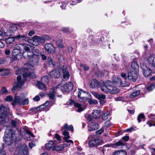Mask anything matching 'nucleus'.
<instances>
[{
    "instance_id": "17",
    "label": "nucleus",
    "mask_w": 155,
    "mask_h": 155,
    "mask_svg": "<svg viewBox=\"0 0 155 155\" xmlns=\"http://www.w3.org/2000/svg\"><path fill=\"white\" fill-rule=\"evenodd\" d=\"M62 71L63 74V78L65 80H68L70 77L69 72L67 70V67L63 66L62 68Z\"/></svg>"
},
{
    "instance_id": "12",
    "label": "nucleus",
    "mask_w": 155,
    "mask_h": 155,
    "mask_svg": "<svg viewBox=\"0 0 155 155\" xmlns=\"http://www.w3.org/2000/svg\"><path fill=\"white\" fill-rule=\"evenodd\" d=\"M28 148L26 145L23 144L20 146L18 155H28Z\"/></svg>"
},
{
    "instance_id": "5",
    "label": "nucleus",
    "mask_w": 155,
    "mask_h": 155,
    "mask_svg": "<svg viewBox=\"0 0 155 155\" xmlns=\"http://www.w3.org/2000/svg\"><path fill=\"white\" fill-rule=\"evenodd\" d=\"M40 58V57L39 56H34L31 59V61L30 62L26 64V66H28V67H26V69L34 70V66L39 65Z\"/></svg>"
},
{
    "instance_id": "24",
    "label": "nucleus",
    "mask_w": 155,
    "mask_h": 155,
    "mask_svg": "<svg viewBox=\"0 0 155 155\" xmlns=\"http://www.w3.org/2000/svg\"><path fill=\"white\" fill-rule=\"evenodd\" d=\"M93 117L95 119H97L101 116V111L99 110H94L92 112Z\"/></svg>"
},
{
    "instance_id": "25",
    "label": "nucleus",
    "mask_w": 155,
    "mask_h": 155,
    "mask_svg": "<svg viewBox=\"0 0 155 155\" xmlns=\"http://www.w3.org/2000/svg\"><path fill=\"white\" fill-rule=\"evenodd\" d=\"M34 37L35 36L32 38V39H28V42L34 45L38 46L39 45V42L37 40H36L35 38H34Z\"/></svg>"
},
{
    "instance_id": "3",
    "label": "nucleus",
    "mask_w": 155,
    "mask_h": 155,
    "mask_svg": "<svg viewBox=\"0 0 155 155\" xmlns=\"http://www.w3.org/2000/svg\"><path fill=\"white\" fill-rule=\"evenodd\" d=\"M113 82L107 81L103 83V85H101V89L102 91L106 93L116 94L119 92L120 90L119 89L115 87H113Z\"/></svg>"
},
{
    "instance_id": "58",
    "label": "nucleus",
    "mask_w": 155,
    "mask_h": 155,
    "mask_svg": "<svg viewBox=\"0 0 155 155\" xmlns=\"http://www.w3.org/2000/svg\"><path fill=\"white\" fill-rule=\"evenodd\" d=\"M26 133L28 134L31 135V137H34L33 134L29 130H26Z\"/></svg>"
},
{
    "instance_id": "60",
    "label": "nucleus",
    "mask_w": 155,
    "mask_h": 155,
    "mask_svg": "<svg viewBox=\"0 0 155 155\" xmlns=\"http://www.w3.org/2000/svg\"><path fill=\"white\" fill-rule=\"evenodd\" d=\"M58 141H60L61 140V138L60 136L58 134H56L54 137Z\"/></svg>"
},
{
    "instance_id": "44",
    "label": "nucleus",
    "mask_w": 155,
    "mask_h": 155,
    "mask_svg": "<svg viewBox=\"0 0 155 155\" xmlns=\"http://www.w3.org/2000/svg\"><path fill=\"white\" fill-rule=\"evenodd\" d=\"M88 102L90 104H96L98 103L97 101L95 100H89L88 101Z\"/></svg>"
},
{
    "instance_id": "57",
    "label": "nucleus",
    "mask_w": 155,
    "mask_h": 155,
    "mask_svg": "<svg viewBox=\"0 0 155 155\" xmlns=\"http://www.w3.org/2000/svg\"><path fill=\"white\" fill-rule=\"evenodd\" d=\"M45 41L49 40H50V38L48 35H46L43 36Z\"/></svg>"
},
{
    "instance_id": "62",
    "label": "nucleus",
    "mask_w": 155,
    "mask_h": 155,
    "mask_svg": "<svg viewBox=\"0 0 155 155\" xmlns=\"http://www.w3.org/2000/svg\"><path fill=\"white\" fill-rule=\"evenodd\" d=\"M121 77L123 78L124 79H126L127 78V75L125 73H122L121 74Z\"/></svg>"
},
{
    "instance_id": "34",
    "label": "nucleus",
    "mask_w": 155,
    "mask_h": 155,
    "mask_svg": "<svg viewBox=\"0 0 155 155\" xmlns=\"http://www.w3.org/2000/svg\"><path fill=\"white\" fill-rule=\"evenodd\" d=\"M32 52L33 53V57L37 56L40 57V55H41V52L37 49H34Z\"/></svg>"
},
{
    "instance_id": "35",
    "label": "nucleus",
    "mask_w": 155,
    "mask_h": 155,
    "mask_svg": "<svg viewBox=\"0 0 155 155\" xmlns=\"http://www.w3.org/2000/svg\"><path fill=\"white\" fill-rule=\"evenodd\" d=\"M140 93V90H137L133 92L130 95V97L131 98L134 97L138 95Z\"/></svg>"
},
{
    "instance_id": "21",
    "label": "nucleus",
    "mask_w": 155,
    "mask_h": 155,
    "mask_svg": "<svg viewBox=\"0 0 155 155\" xmlns=\"http://www.w3.org/2000/svg\"><path fill=\"white\" fill-rule=\"evenodd\" d=\"M70 103L71 104H74V106L75 107L78 108V109H77V111L78 112H81L84 110V109L81 104L78 103H75L73 100H71L70 101Z\"/></svg>"
},
{
    "instance_id": "59",
    "label": "nucleus",
    "mask_w": 155,
    "mask_h": 155,
    "mask_svg": "<svg viewBox=\"0 0 155 155\" xmlns=\"http://www.w3.org/2000/svg\"><path fill=\"white\" fill-rule=\"evenodd\" d=\"M152 116H153L152 115V114H150V115L148 116V117L152 120H153L154 122H155V117H152Z\"/></svg>"
},
{
    "instance_id": "18",
    "label": "nucleus",
    "mask_w": 155,
    "mask_h": 155,
    "mask_svg": "<svg viewBox=\"0 0 155 155\" xmlns=\"http://www.w3.org/2000/svg\"><path fill=\"white\" fill-rule=\"evenodd\" d=\"M51 77L54 78H58L60 76V72L58 70H54L51 71L49 74Z\"/></svg>"
},
{
    "instance_id": "55",
    "label": "nucleus",
    "mask_w": 155,
    "mask_h": 155,
    "mask_svg": "<svg viewBox=\"0 0 155 155\" xmlns=\"http://www.w3.org/2000/svg\"><path fill=\"white\" fill-rule=\"evenodd\" d=\"M105 125L106 127H109L110 125L111 124L110 123V121L108 120H107L105 123Z\"/></svg>"
},
{
    "instance_id": "16",
    "label": "nucleus",
    "mask_w": 155,
    "mask_h": 155,
    "mask_svg": "<svg viewBox=\"0 0 155 155\" xmlns=\"http://www.w3.org/2000/svg\"><path fill=\"white\" fill-rule=\"evenodd\" d=\"M104 82L101 81L100 83L96 80H93L90 84V87L92 88H98L101 87V85H103Z\"/></svg>"
},
{
    "instance_id": "42",
    "label": "nucleus",
    "mask_w": 155,
    "mask_h": 155,
    "mask_svg": "<svg viewBox=\"0 0 155 155\" xmlns=\"http://www.w3.org/2000/svg\"><path fill=\"white\" fill-rule=\"evenodd\" d=\"M63 147L62 146L59 145L56 146V145L54 148V150H56L57 151L61 150L63 149Z\"/></svg>"
},
{
    "instance_id": "33",
    "label": "nucleus",
    "mask_w": 155,
    "mask_h": 155,
    "mask_svg": "<svg viewBox=\"0 0 155 155\" xmlns=\"http://www.w3.org/2000/svg\"><path fill=\"white\" fill-rule=\"evenodd\" d=\"M63 39H58L56 41L57 45L60 48H62L63 47Z\"/></svg>"
},
{
    "instance_id": "4",
    "label": "nucleus",
    "mask_w": 155,
    "mask_h": 155,
    "mask_svg": "<svg viewBox=\"0 0 155 155\" xmlns=\"http://www.w3.org/2000/svg\"><path fill=\"white\" fill-rule=\"evenodd\" d=\"M29 101L28 98L24 99L22 97L16 96L15 97L14 101L12 103V104L14 106L16 104L27 105Z\"/></svg>"
},
{
    "instance_id": "63",
    "label": "nucleus",
    "mask_w": 155,
    "mask_h": 155,
    "mask_svg": "<svg viewBox=\"0 0 155 155\" xmlns=\"http://www.w3.org/2000/svg\"><path fill=\"white\" fill-rule=\"evenodd\" d=\"M34 101H38L40 100V97L39 96H36L33 98Z\"/></svg>"
},
{
    "instance_id": "31",
    "label": "nucleus",
    "mask_w": 155,
    "mask_h": 155,
    "mask_svg": "<svg viewBox=\"0 0 155 155\" xmlns=\"http://www.w3.org/2000/svg\"><path fill=\"white\" fill-rule=\"evenodd\" d=\"M10 93L8 91L6 87H3L0 91V94H2L4 95H7L9 94Z\"/></svg>"
},
{
    "instance_id": "30",
    "label": "nucleus",
    "mask_w": 155,
    "mask_h": 155,
    "mask_svg": "<svg viewBox=\"0 0 155 155\" xmlns=\"http://www.w3.org/2000/svg\"><path fill=\"white\" fill-rule=\"evenodd\" d=\"M34 38H35L36 40H37L38 41V42H39L41 43H44L45 42L43 36L41 37L35 35V36Z\"/></svg>"
},
{
    "instance_id": "1",
    "label": "nucleus",
    "mask_w": 155,
    "mask_h": 155,
    "mask_svg": "<svg viewBox=\"0 0 155 155\" xmlns=\"http://www.w3.org/2000/svg\"><path fill=\"white\" fill-rule=\"evenodd\" d=\"M25 68L26 70L24 71V69L21 70V71H23V79L21 80V76L19 75L17 78V82L15 83V85H14L12 89V91L14 92L15 90L17 89L18 88L22 86L24 83L25 81L26 78H35L36 77L35 74L34 72L30 73L29 71V70L26 69V68Z\"/></svg>"
},
{
    "instance_id": "45",
    "label": "nucleus",
    "mask_w": 155,
    "mask_h": 155,
    "mask_svg": "<svg viewBox=\"0 0 155 155\" xmlns=\"http://www.w3.org/2000/svg\"><path fill=\"white\" fill-rule=\"evenodd\" d=\"M41 81L43 82L48 83V77L46 76H43L41 79Z\"/></svg>"
},
{
    "instance_id": "38",
    "label": "nucleus",
    "mask_w": 155,
    "mask_h": 155,
    "mask_svg": "<svg viewBox=\"0 0 155 155\" xmlns=\"http://www.w3.org/2000/svg\"><path fill=\"white\" fill-rule=\"evenodd\" d=\"M109 112L108 111L104 113L102 115V119L104 120H106L108 117Z\"/></svg>"
},
{
    "instance_id": "23",
    "label": "nucleus",
    "mask_w": 155,
    "mask_h": 155,
    "mask_svg": "<svg viewBox=\"0 0 155 155\" xmlns=\"http://www.w3.org/2000/svg\"><path fill=\"white\" fill-rule=\"evenodd\" d=\"M50 102L49 101H46L44 104L40 105L37 108H35L34 109L35 110H37L38 111H40L44 109L47 107L48 106Z\"/></svg>"
},
{
    "instance_id": "26",
    "label": "nucleus",
    "mask_w": 155,
    "mask_h": 155,
    "mask_svg": "<svg viewBox=\"0 0 155 155\" xmlns=\"http://www.w3.org/2000/svg\"><path fill=\"white\" fill-rule=\"evenodd\" d=\"M55 91L54 89H51L49 93L48 94L50 99H54L55 96Z\"/></svg>"
},
{
    "instance_id": "13",
    "label": "nucleus",
    "mask_w": 155,
    "mask_h": 155,
    "mask_svg": "<svg viewBox=\"0 0 155 155\" xmlns=\"http://www.w3.org/2000/svg\"><path fill=\"white\" fill-rule=\"evenodd\" d=\"M138 77L137 73L133 71H130L127 75L128 79L132 81H135Z\"/></svg>"
},
{
    "instance_id": "53",
    "label": "nucleus",
    "mask_w": 155,
    "mask_h": 155,
    "mask_svg": "<svg viewBox=\"0 0 155 155\" xmlns=\"http://www.w3.org/2000/svg\"><path fill=\"white\" fill-rule=\"evenodd\" d=\"M122 139L126 141H127L129 139V137L128 135L124 136L122 138Z\"/></svg>"
},
{
    "instance_id": "19",
    "label": "nucleus",
    "mask_w": 155,
    "mask_h": 155,
    "mask_svg": "<svg viewBox=\"0 0 155 155\" xmlns=\"http://www.w3.org/2000/svg\"><path fill=\"white\" fill-rule=\"evenodd\" d=\"M101 141L98 139H96L90 141L89 145L91 147H95L100 144Z\"/></svg>"
},
{
    "instance_id": "48",
    "label": "nucleus",
    "mask_w": 155,
    "mask_h": 155,
    "mask_svg": "<svg viewBox=\"0 0 155 155\" xmlns=\"http://www.w3.org/2000/svg\"><path fill=\"white\" fill-rule=\"evenodd\" d=\"M87 120L88 121V123L94 121V120L92 117V116L90 115H88L87 116Z\"/></svg>"
},
{
    "instance_id": "37",
    "label": "nucleus",
    "mask_w": 155,
    "mask_h": 155,
    "mask_svg": "<svg viewBox=\"0 0 155 155\" xmlns=\"http://www.w3.org/2000/svg\"><path fill=\"white\" fill-rule=\"evenodd\" d=\"M145 117L144 115L143 114L141 113L139 114L137 118L138 123L140 122L141 121V119H144Z\"/></svg>"
},
{
    "instance_id": "20",
    "label": "nucleus",
    "mask_w": 155,
    "mask_h": 155,
    "mask_svg": "<svg viewBox=\"0 0 155 155\" xmlns=\"http://www.w3.org/2000/svg\"><path fill=\"white\" fill-rule=\"evenodd\" d=\"M55 146L56 144L53 140L49 141L45 145V147L47 150H50L51 149H52L53 150H54Z\"/></svg>"
},
{
    "instance_id": "56",
    "label": "nucleus",
    "mask_w": 155,
    "mask_h": 155,
    "mask_svg": "<svg viewBox=\"0 0 155 155\" xmlns=\"http://www.w3.org/2000/svg\"><path fill=\"white\" fill-rule=\"evenodd\" d=\"M35 34V31L33 30H31L29 31V32L28 33V35L29 36H31Z\"/></svg>"
},
{
    "instance_id": "27",
    "label": "nucleus",
    "mask_w": 155,
    "mask_h": 155,
    "mask_svg": "<svg viewBox=\"0 0 155 155\" xmlns=\"http://www.w3.org/2000/svg\"><path fill=\"white\" fill-rule=\"evenodd\" d=\"M64 140L65 142L63 144V147H67L68 146H70L71 143L72 144H73V142L71 140H68V139Z\"/></svg>"
},
{
    "instance_id": "51",
    "label": "nucleus",
    "mask_w": 155,
    "mask_h": 155,
    "mask_svg": "<svg viewBox=\"0 0 155 155\" xmlns=\"http://www.w3.org/2000/svg\"><path fill=\"white\" fill-rule=\"evenodd\" d=\"M118 155H127L126 152L124 150L118 151Z\"/></svg>"
},
{
    "instance_id": "40",
    "label": "nucleus",
    "mask_w": 155,
    "mask_h": 155,
    "mask_svg": "<svg viewBox=\"0 0 155 155\" xmlns=\"http://www.w3.org/2000/svg\"><path fill=\"white\" fill-rule=\"evenodd\" d=\"M154 88V85L152 84L148 86L147 87V89L149 91H151Z\"/></svg>"
},
{
    "instance_id": "28",
    "label": "nucleus",
    "mask_w": 155,
    "mask_h": 155,
    "mask_svg": "<svg viewBox=\"0 0 155 155\" xmlns=\"http://www.w3.org/2000/svg\"><path fill=\"white\" fill-rule=\"evenodd\" d=\"M37 85L39 88L41 89L45 90L46 89L45 85L42 82H38Z\"/></svg>"
},
{
    "instance_id": "22",
    "label": "nucleus",
    "mask_w": 155,
    "mask_h": 155,
    "mask_svg": "<svg viewBox=\"0 0 155 155\" xmlns=\"http://www.w3.org/2000/svg\"><path fill=\"white\" fill-rule=\"evenodd\" d=\"M23 57L26 59H31L33 57L32 51L24 52L22 54Z\"/></svg>"
},
{
    "instance_id": "54",
    "label": "nucleus",
    "mask_w": 155,
    "mask_h": 155,
    "mask_svg": "<svg viewBox=\"0 0 155 155\" xmlns=\"http://www.w3.org/2000/svg\"><path fill=\"white\" fill-rule=\"evenodd\" d=\"M91 94L94 95L95 97L96 98H97L99 96V94L97 93L94 92V91H92L91 92Z\"/></svg>"
},
{
    "instance_id": "7",
    "label": "nucleus",
    "mask_w": 155,
    "mask_h": 155,
    "mask_svg": "<svg viewBox=\"0 0 155 155\" xmlns=\"http://www.w3.org/2000/svg\"><path fill=\"white\" fill-rule=\"evenodd\" d=\"M21 51V48L19 46H17L13 51L12 54L15 58L20 60L23 56V53H22Z\"/></svg>"
},
{
    "instance_id": "36",
    "label": "nucleus",
    "mask_w": 155,
    "mask_h": 155,
    "mask_svg": "<svg viewBox=\"0 0 155 155\" xmlns=\"http://www.w3.org/2000/svg\"><path fill=\"white\" fill-rule=\"evenodd\" d=\"M69 134V132L66 130L63 132V134L65 136L64 138V140L70 138Z\"/></svg>"
},
{
    "instance_id": "9",
    "label": "nucleus",
    "mask_w": 155,
    "mask_h": 155,
    "mask_svg": "<svg viewBox=\"0 0 155 155\" xmlns=\"http://www.w3.org/2000/svg\"><path fill=\"white\" fill-rule=\"evenodd\" d=\"M140 66L141 68L143 70V75L145 77H148L150 75L152 71V69L143 63L140 64Z\"/></svg>"
},
{
    "instance_id": "61",
    "label": "nucleus",
    "mask_w": 155,
    "mask_h": 155,
    "mask_svg": "<svg viewBox=\"0 0 155 155\" xmlns=\"http://www.w3.org/2000/svg\"><path fill=\"white\" fill-rule=\"evenodd\" d=\"M134 130V128L133 127H131L130 128L127 129L126 130V131L127 132H130Z\"/></svg>"
},
{
    "instance_id": "52",
    "label": "nucleus",
    "mask_w": 155,
    "mask_h": 155,
    "mask_svg": "<svg viewBox=\"0 0 155 155\" xmlns=\"http://www.w3.org/2000/svg\"><path fill=\"white\" fill-rule=\"evenodd\" d=\"M104 131L103 128H101L100 130L96 131V134H101Z\"/></svg>"
},
{
    "instance_id": "46",
    "label": "nucleus",
    "mask_w": 155,
    "mask_h": 155,
    "mask_svg": "<svg viewBox=\"0 0 155 155\" xmlns=\"http://www.w3.org/2000/svg\"><path fill=\"white\" fill-rule=\"evenodd\" d=\"M81 92L80 91H79L78 93V97L79 98L81 99L82 100H86L87 99V97H81Z\"/></svg>"
},
{
    "instance_id": "41",
    "label": "nucleus",
    "mask_w": 155,
    "mask_h": 155,
    "mask_svg": "<svg viewBox=\"0 0 155 155\" xmlns=\"http://www.w3.org/2000/svg\"><path fill=\"white\" fill-rule=\"evenodd\" d=\"M48 63L51 67H53L55 66V62L51 59L48 61Z\"/></svg>"
},
{
    "instance_id": "29",
    "label": "nucleus",
    "mask_w": 155,
    "mask_h": 155,
    "mask_svg": "<svg viewBox=\"0 0 155 155\" xmlns=\"http://www.w3.org/2000/svg\"><path fill=\"white\" fill-rule=\"evenodd\" d=\"M131 67L135 71H136L139 69V66L137 61L133 62L131 64Z\"/></svg>"
},
{
    "instance_id": "2",
    "label": "nucleus",
    "mask_w": 155,
    "mask_h": 155,
    "mask_svg": "<svg viewBox=\"0 0 155 155\" xmlns=\"http://www.w3.org/2000/svg\"><path fill=\"white\" fill-rule=\"evenodd\" d=\"M4 141L8 145H11L13 141L15 142L20 141L21 139V137L18 132L15 133L11 129L6 130L3 137Z\"/></svg>"
},
{
    "instance_id": "50",
    "label": "nucleus",
    "mask_w": 155,
    "mask_h": 155,
    "mask_svg": "<svg viewBox=\"0 0 155 155\" xmlns=\"http://www.w3.org/2000/svg\"><path fill=\"white\" fill-rule=\"evenodd\" d=\"M12 126L13 127H15L16 126L17 122L14 120H12L11 122Z\"/></svg>"
},
{
    "instance_id": "11",
    "label": "nucleus",
    "mask_w": 155,
    "mask_h": 155,
    "mask_svg": "<svg viewBox=\"0 0 155 155\" xmlns=\"http://www.w3.org/2000/svg\"><path fill=\"white\" fill-rule=\"evenodd\" d=\"M73 88L72 83L71 82H68L61 87V90L63 92H69L72 90Z\"/></svg>"
},
{
    "instance_id": "8",
    "label": "nucleus",
    "mask_w": 155,
    "mask_h": 155,
    "mask_svg": "<svg viewBox=\"0 0 155 155\" xmlns=\"http://www.w3.org/2000/svg\"><path fill=\"white\" fill-rule=\"evenodd\" d=\"M147 65L152 69L155 68V56L151 54L147 59Z\"/></svg>"
},
{
    "instance_id": "47",
    "label": "nucleus",
    "mask_w": 155,
    "mask_h": 155,
    "mask_svg": "<svg viewBox=\"0 0 155 155\" xmlns=\"http://www.w3.org/2000/svg\"><path fill=\"white\" fill-rule=\"evenodd\" d=\"M13 100V97L10 95H8L6 97L5 100L8 101H11Z\"/></svg>"
},
{
    "instance_id": "14",
    "label": "nucleus",
    "mask_w": 155,
    "mask_h": 155,
    "mask_svg": "<svg viewBox=\"0 0 155 155\" xmlns=\"http://www.w3.org/2000/svg\"><path fill=\"white\" fill-rule=\"evenodd\" d=\"M45 48L46 51L48 53L53 54L55 51V48L52 44L47 43L45 45Z\"/></svg>"
},
{
    "instance_id": "43",
    "label": "nucleus",
    "mask_w": 155,
    "mask_h": 155,
    "mask_svg": "<svg viewBox=\"0 0 155 155\" xmlns=\"http://www.w3.org/2000/svg\"><path fill=\"white\" fill-rule=\"evenodd\" d=\"M106 98V96L104 94H99L97 99L100 100H104Z\"/></svg>"
},
{
    "instance_id": "49",
    "label": "nucleus",
    "mask_w": 155,
    "mask_h": 155,
    "mask_svg": "<svg viewBox=\"0 0 155 155\" xmlns=\"http://www.w3.org/2000/svg\"><path fill=\"white\" fill-rule=\"evenodd\" d=\"M114 99L116 101H122L124 99V97H119L117 98H114Z\"/></svg>"
},
{
    "instance_id": "39",
    "label": "nucleus",
    "mask_w": 155,
    "mask_h": 155,
    "mask_svg": "<svg viewBox=\"0 0 155 155\" xmlns=\"http://www.w3.org/2000/svg\"><path fill=\"white\" fill-rule=\"evenodd\" d=\"M125 143L122 140H119L118 142L115 143V145L117 146H123L124 145Z\"/></svg>"
},
{
    "instance_id": "64",
    "label": "nucleus",
    "mask_w": 155,
    "mask_h": 155,
    "mask_svg": "<svg viewBox=\"0 0 155 155\" xmlns=\"http://www.w3.org/2000/svg\"><path fill=\"white\" fill-rule=\"evenodd\" d=\"M2 150V149H0V155H6L5 153Z\"/></svg>"
},
{
    "instance_id": "10",
    "label": "nucleus",
    "mask_w": 155,
    "mask_h": 155,
    "mask_svg": "<svg viewBox=\"0 0 155 155\" xmlns=\"http://www.w3.org/2000/svg\"><path fill=\"white\" fill-rule=\"evenodd\" d=\"M26 38L25 35L19 34L15 36L12 37L8 38L6 39V42L8 44H11L14 42L15 40H24Z\"/></svg>"
},
{
    "instance_id": "32",
    "label": "nucleus",
    "mask_w": 155,
    "mask_h": 155,
    "mask_svg": "<svg viewBox=\"0 0 155 155\" xmlns=\"http://www.w3.org/2000/svg\"><path fill=\"white\" fill-rule=\"evenodd\" d=\"M23 46L24 49L26 52L29 51L30 48H31L32 50L34 48L33 46L26 44H23Z\"/></svg>"
},
{
    "instance_id": "6",
    "label": "nucleus",
    "mask_w": 155,
    "mask_h": 155,
    "mask_svg": "<svg viewBox=\"0 0 155 155\" xmlns=\"http://www.w3.org/2000/svg\"><path fill=\"white\" fill-rule=\"evenodd\" d=\"M7 108H6L4 106L2 105L0 106V119L2 122H5L8 113Z\"/></svg>"
},
{
    "instance_id": "15",
    "label": "nucleus",
    "mask_w": 155,
    "mask_h": 155,
    "mask_svg": "<svg viewBox=\"0 0 155 155\" xmlns=\"http://www.w3.org/2000/svg\"><path fill=\"white\" fill-rule=\"evenodd\" d=\"M88 124V129L90 131H94L98 128V124L94 121L89 123Z\"/></svg>"
}]
</instances>
